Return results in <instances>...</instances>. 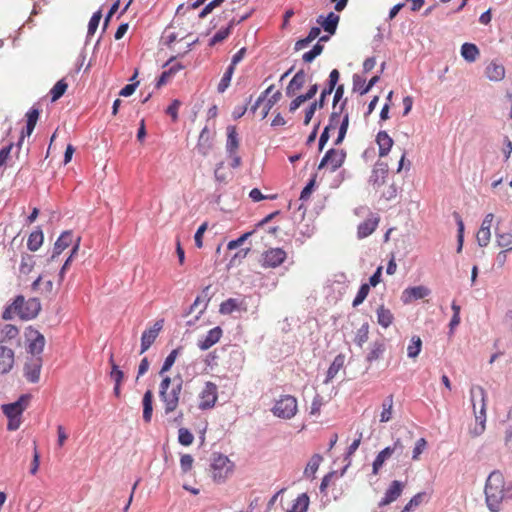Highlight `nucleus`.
I'll use <instances>...</instances> for the list:
<instances>
[{
	"label": "nucleus",
	"instance_id": "412c9836",
	"mask_svg": "<svg viewBox=\"0 0 512 512\" xmlns=\"http://www.w3.org/2000/svg\"><path fill=\"white\" fill-rule=\"evenodd\" d=\"M74 242L73 233L71 231H64L54 244L52 259L60 255L66 248Z\"/></svg>",
	"mask_w": 512,
	"mask_h": 512
},
{
	"label": "nucleus",
	"instance_id": "603ef678",
	"mask_svg": "<svg viewBox=\"0 0 512 512\" xmlns=\"http://www.w3.org/2000/svg\"><path fill=\"white\" fill-rule=\"evenodd\" d=\"M238 309V302L234 298H229L220 304L219 311L221 314H231Z\"/></svg>",
	"mask_w": 512,
	"mask_h": 512
},
{
	"label": "nucleus",
	"instance_id": "37998d69",
	"mask_svg": "<svg viewBox=\"0 0 512 512\" xmlns=\"http://www.w3.org/2000/svg\"><path fill=\"white\" fill-rule=\"evenodd\" d=\"M323 458L319 454H314L310 460L308 461L306 468L304 470V474L307 477L313 476L316 471L318 470L320 463L322 462Z\"/></svg>",
	"mask_w": 512,
	"mask_h": 512
},
{
	"label": "nucleus",
	"instance_id": "f8f14e48",
	"mask_svg": "<svg viewBox=\"0 0 512 512\" xmlns=\"http://www.w3.org/2000/svg\"><path fill=\"white\" fill-rule=\"evenodd\" d=\"M287 253L282 248H270L262 255V266L276 268L285 262Z\"/></svg>",
	"mask_w": 512,
	"mask_h": 512
},
{
	"label": "nucleus",
	"instance_id": "f704fd0d",
	"mask_svg": "<svg viewBox=\"0 0 512 512\" xmlns=\"http://www.w3.org/2000/svg\"><path fill=\"white\" fill-rule=\"evenodd\" d=\"M480 51L475 44L464 43L461 46V56L468 62H474L479 57Z\"/></svg>",
	"mask_w": 512,
	"mask_h": 512
},
{
	"label": "nucleus",
	"instance_id": "5fc2aeb1",
	"mask_svg": "<svg viewBox=\"0 0 512 512\" xmlns=\"http://www.w3.org/2000/svg\"><path fill=\"white\" fill-rule=\"evenodd\" d=\"M178 441L183 446H190L194 441V436L187 428H180L178 431Z\"/></svg>",
	"mask_w": 512,
	"mask_h": 512
},
{
	"label": "nucleus",
	"instance_id": "4c0bfd02",
	"mask_svg": "<svg viewBox=\"0 0 512 512\" xmlns=\"http://www.w3.org/2000/svg\"><path fill=\"white\" fill-rule=\"evenodd\" d=\"M429 500V495L426 492H419L414 495L410 501L404 506L402 512H410L414 508L421 505L423 502H427Z\"/></svg>",
	"mask_w": 512,
	"mask_h": 512
},
{
	"label": "nucleus",
	"instance_id": "a211bd4d",
	"mask_svg": "<svg viewBox=\"0 0 512 512\" xmlns=\"http://www.w3.org/2000/svg\"><path fill=\"white\" fill-rule=\"evenodd\" d=\"M42 367L41 358L32 359L26 363L24 367V375L26 379L31 383H36L40 379V372Z\"/></svg>",
	"mask_w": 512,
	"mask_h": 512
},
{
	"label": "nucleus",
	"instance_id": "c756f323",
	"mask_svg": "<svg viewBox=\"0 0 512 512\" xmlns=\"http://www.w3.org/2000/svg\"><path fill=\"white\" fill-rule=\"evenodd\" d=\"M248 16H243L239 21H236L235 19H231L228 26L226 28L220 29L217 31L214 36L210 39V46H213L217 43H220L224 41L231 33V28L235 25L240 23L242 20H245Z\"/></svg>",
	"mask_w": 512,
	"mask_h": 512
},
{
	"label": "nucleus",
	"instance_id": "338daca9",
	"mask_svg": "<svg viewBox=\"0 0 512 512\" xmlns=\"http://www.w3.org/2000/svg\"><path fill=\"white\" fill-rule=\"evenodd\" d=\"M181 105L179 100H174L166 109V113L171 116L173 121H176L178 118V110Z\"/></svg>",
	"mask_w": 512,
	"mask_h": 512
},
{
	"label": "nucleus",
	"instance_id": "79ce46f5",
	"mask_svg": "<svg viewBox=\"0 0 512 512\" xmlns=\"http://www.w3.org/2000/svg\"><path fill=\"white\" fill-rule=\"evenodd\" d=\"M385 351V345L382 342H374L367 354L366 360L370 363L378 360Z\"/></svg>",
	"mask_w": 512,
	"mask_h": 512
},
{
	"label": "nucleus",
	"instance_id": "c85d7f7f",
	"mask_svg": "<svg viewBox=\"0 0 512 512\" xmlns=\"http://www.w3.org/2000/svg\"><path fill=\"white\" fill-rule=\"evenodd\" d=\"M379 223L378 218H369L363 221L358 226L357 235L358 238L362 239L371 235L377 228Z\"/></svg>",
	"mask_w": 512,
	"mask_h": 512
},
{
	"label": "nucleus",
	"instance_id": "bf43d9fd",
	"mask_svg": "<svg viewBox=\"0 0 512 512\" xmlns=\"http://www.w3.org/2000/svg\"><path fill=\"white\" fill-rule=\"evenodd\" d=\"M479 246L486 247L491 239V230L480 228L476 235Z\"/></svg>",
	"mask_w": 512,
	"mask_h": 512
},
{
	"label": "nucleus",
	"instance_id": "f257e3e1",
	"mask_svg": "<svg viewBox=\"0 0 512 512\" xmlns=\"http://www.w3.org/2000/svg\"><path fill=\"white\" fill-rule=\"evenodd\" d=\"M486 503L490 511L498 512L502 501L506 499V485L503 474L495 470L491 472L485 484Z\"/></svg>",
	"mask_w": 512,
	"mask_h": 512
},
{
	"label": "nucleus",
	"instance_id": "dca6fc26",
	"mask_svg": "<svg viewBox=\"0 0 512 512\" xmlns=\"http://www.w3.org/2000/svg\"><path fill=\"white\" fill-rule=\"evenodd\" d=\"M340 78V73L337 69H333L329 74L327 86L322 90L319 100L314 101L319 108L325 105L326 97L329 96L335 89Z\"/></svg>",
	"mask_w": 512,
	"mask_h": 512
},
{
	"label": "nucleus",
	"instance_id": "aec40b11",
	"mask_svg": "<svg viewBox=\"0 0 512 512\" xmlns=\"http://www.w3.org/2000/svg\"><path fill=\"white\" fill-rule=\"evenodd\" d=\"M403 488L404 485L400 481H392L379 505L385 506L395 501L401 495Z\"/></svg>",
	"mask_w": 512,
	"mask_h": 512
},
{
	"label": "nucleus",
	"instance_id": "6e6552de",
	"mask_svg": "<svg viewBox=\"0 0 512 512\" xmlns=\"http://www.w3.org/2000/svg\"><path fill=\"white\" fill-rule=\"evenodd\" d=\"M347 100H344L341 105L339 106V110H334L329 118V123L327 126H332L331 131H334L335 129L339 128L338 131V137L335 140V145H339L343 139L345 138V135L347 133L348 125H349V115L346 113L341 120V113L344 110V107L346 105Z\"/></svg>",
	"mask_w": 512,
	"mask_h": 512
},
{
	"label": "nucleus",
	"instance_id": "680f3d73",
	"mask_svg": "<svg viewBox=\"0 0 512 512\" xmlns=\"http://www.w3.org/2000/svg\"><path fill=\"white\" fill-rule=\"evenodd\" d=\"M80 247V238L78 237L76 239V242L75 244L73 245V248L71 250V254L70 256L68 257V259L65 261L64 265L62 266L61 270H60V273H59V276H60V279H63V276H64V273L65 271L68 269L69 265H70V262L72 260V258L74 257V255L77 253L78 249Z\"/></svg>",
	"mask_w": 512,
	"mask_h": 512
},
{
	"label": "nucleus",
	"instance_id": "49530a36",
	"mask_svg": "<svg viewBox=\"0 0 512 512\" xmlns=\"http://www.w3.org/2000/svg\"><path fill=\"white\" fill-rule=\"evenodd\" d=\"M496 242L500 248L506 251H512V234L508 232L498 233L496 235Z\"/></svg>",
	"mask_w": 512,
	"mask_h": 512
},
{
	"label": "nucleus",
	"instance_id": "13d9d810",
	"mask_svg": "<svg viewBox=\"0 0 512 512\" xmlns=\"http://www.w3.org/2000/svg\"><path fill=\"white\" fill-rule=\"evenodd\" d=\"M2 333L4 335V338L0 341L2 344L6 339L12 340L15 339L19 335V330L16 326L12 324H6L3 329Z\"/></svg>",
	"mask_w": 512,
	"mask_h": 512
},
{
	"label": "nucleus",
	"instance_id": "052dcab7",
	"mask_svg": "<svg viewBox=\"0 0 512 512\" xmlns=\"http://www.w3.org/2000/svg\"><path fill=\"white\" fill-rule=\"evenodd\" d=\"M427 447V441L425 438H419L417 441H416V444H415V447L413 449V453H412V459L414 461H417L419 460L420 458V455L424 452V450L426 449Z\"/></svg>",
	"mask_w": 512,
	"mask_h": 512
},
{
	"label": "nucleus",
	"instance_id": "1a4fd4ad",
	"mask_svg": "<svg viewBox=\"0 0 512 512\" xmlns=\"http://www.w3.org/2000/svg\"><path fill=\"white\" fill-rule=\"evenodd\" d=\"M274 89V85H270L256 100L255 104L251 107L252 112H255L261 103L264 102L262 111H261V119H265L272 107L281 99L282 93L277 90L275 91L268 99L267 96Z\"/></svg>",
	"mask_w": 512,
	"mask_h": 512
},
{
	"label": "nucleus",
	"instance_id": "9b49d317",
	"mask_svg": "<svg viewBox=\"0 0 512 512\" xmlns=\"http://www.w3.org/2000/svg\"><path fill=\"white\" fill-rule=\"evenodd\" d=\"M218 399V387L215 383L208 381L199 393L198 407L201 410L211 409Z\"/></svg>",
	"mask_w": 512,
	"mask_h": 512
},
{
	"label": "nucleus",
	"instance_id": "b1692460",
	"mask_svg": "<svg viewBox=\"0 0 512 512\" xmlns=\"http://www.w3.org/2000/svg\"><path fill=\"white\" fill-rule=\"evenodd\" d=\"M485 74L489 80L498 82L504 79L505 68L502 64L492 61L486 66Z\"/></svg>",
	"mask_w": 512,
	"mask_h": 512
},
{
	"label": "nucleus",
	"instance_id": "3c124183",
	"mask_svg": "<svg viewBox=\"0 0 512 512\" xmlns=\"http://www.w3.org/2000/svg\"><path fill=\"white\" fill-rule=\"evenodd\" d=\"M179 352H180V348H176V349H173L169 353V355L166 357V359H165V361H164V363L162 365V368L160 370V374L161 375L171 369V367L173 366V364L176 361V358H177Z\"/></svg>",
	"mask_w": 512,
	"mask_h": 512
},
{
	"label": "nucleus",
	"instance_id": "20e7f679",
	"mask_svg": "<svg viewBox=\"0 0 512 512\" xmlns=\"http://www.w3.org/2000/svg\"><path fill=\"white\" fill-rule=\"evenodd\" d=\"M181 390V384H177L171 387V378L169 376H165L162 379L159 386V397L163 403L165 415H169L177 409L179 405Z\"/></svg>",
	"mask_w": 512,
	"mask_h": 512
},
{
	"label": "nucleus",
	"instance_id": "2f4dec72",
	"mask_svg": "<svg viewBox=\"0 0 512 512\" xmlns=\"http://www.w3.org/2000/svg\"><path fill=\"white\" fill-rule=\"evenodd\" d=\"M143 404V420L145 423H150L153 415V393L147 390L142 399Z\"/></svg>",
	"mask_w": 512,
	"mask_h": 512
},
{
	"label": "nucleus",
	"instance_id": "0eeeda50",
	"mask_svg": "<svg viewBox=\"0 0 512 512\" xmlns=\"http://www.w3.org/2000/svg\"><path fill=\"white\" fill-rule=\"evenodd\" d=\"M234 467V463L226 455L215 453L210 464L211 477L215 482L222 483L232 475Z\"/></svg>",
	"mask_w": 512,
	"mask_h": 512
},
{
	"label": "nucleus",
	"instance_id": "4be33fe9",
	"mask_svg": "<svg viewBox=\"0 0 512 512\" xmlns=\"http://www.w3.org/2000/svg\"><path fill=\"white\" fill-rule=\"evenodd\" d=\"M376 143L379 149V157H385L389 154L394 141L386 131H379L376 135Z\"/></svg>",
	"mask_w": 512,
	"mask_h": 512
},
{
	"label": "nucleus",
	"instance_id": "69168bd1",
	"mask_svg": "<svg viewBox=\"0 0 512 512\" xmlns=\"http://www.w3.org/2000/svg\"><path fill=\"white\" fill-rule=\"evenodd\" d=\"M315 183H316V176H314L308 182V184L303 188V190L301 191V194H300V200L307 201L310 198L312 191L314 189Z\"/></svg>",
	"mask_w": 512,
	"mask_h": 512
},
{
	"label": "nucleus",
	"instance_id": "8fccbe9b",
	"mask_svg": "<svg viewBox=\"0 0 512 512\" xmlns=\"http://www.w3.org/2000/svg\"><path fill=\"white\" fill-rule=\"evenodd\" d=\"M369 291H370V285L367 283L362 284L357 292L356 297L354 298V300L352 302V306L357 307L360 304H362L364 302V300L366 299V297L368 296Z\"/></svg>",
	"mask_w": 512,
	"mask_h": 512
},
{
	"label": "nucleus",
	"instance_id": "423d86ee",
	"mask_svg": "<svg viewBox=\"0 0 512 512\" xmlns=\"http://www.w3.org/2000/svg\"><path fill=\"white\" fill-rule=\"evenodd\" d=\"M272 414L282 420H290L298 413V400L290 394L280 395L271 408Z\"/></svg>",
	"mask_w": 512,
	"mask_h": 512
},
{
	"label": "nucleus",
	"instance_id": "6e6d98bb",
	"mask_svg": "<svg viewBox=\"0 0 512 512\" xmlns=\"http://www.w3.org/2000/svg\"><path fill=\"white\" fill-rule=\"evenodd\" d=\"M34 264H35V262L31 255L26 254V255L22 256L21 264H20V268H19L20 273L29 274L34 267Z\"/></svg>",
	"mask_w": 512,
	"mask_h": 512
},
{
	"label": "nucleus",
	"instance_id": "f03ea898",
	"mask_svg": "<svg viewBox=\"0 0 512 512\" xmlns=\"http://www.w3.org/2000/svg\"><path fill=\"white\" fill-rule=\"evenodd\" d=\"M470 394L476 420V425L470 430V434L477 437L485 431L487 395L484 388L478 385L471 388Z\"/></svg>",
	"mask_w": 512,
	"mask_h": 512
},
{
	"label": "nucleus",
	"instance_id": "9d476101",
	"mask_svg": "<svg viewBox=\"0 0 512 512\" xmlns=\"http://www.w3.org/2000/svg\"><path fill=\"white\" fill-rule=\"evenodd\" d=\"M346 152L343 149H329L321 159L318 169L327 168L330 172L338 170L345 162Z\"/></svg>",
	"mask_w": 512,
	"mask_h": 512
},
{
	"label": "nucleus",
	"instance_id": "cd10ccee",
	"mask_svg": "<svg viewBox=\"0 0 512 512\" xmlns=\"http://www.w3.org/2000/svg\"><path fill=\"white\" fill-rule=\"evenodd\" d=\"M305 84V73L303 70L298 71L291 79L286 88L287 96L295 95Z\"/></svg>",
	"mask_w": 512,
	"mask_h": 512
},
{
	"label": "nucleus",
	"instance_id": "ddd939ff",
	"mask_svg": "<svg viewBox=\"0 0 512 512\" xmlns=\"http://www.w3.org/2000/svg\"><path fill=\"white\" fill-rule=\"evenodd\" d=\"M388 174V164L380 161L376 162L370 177V182L375 190L380 191L386 184Z\"/></svg>",
	"mask_w": 512,
	"mask_h": 512
},
{
	"label": "nucleus",
	"instance_id": "f3484780",
	"mask_svg": "<svg viewBox=\"0 0 512 512\" xmlns=\"http://www.w3.org/2000/svg\"><path fill=\"white\" fill-rule=\"evenodd\" d=\"M28 351L33 355L41 354L45 346L44 336L37 330H30L28 333Z\"/></svg>",
	"mask_w": 512,
	"mask_h": 512
},
{
	"label": "nucleus",
	"instance_id": "7ed1b4c3",
	"mask_svg": "<svg viewBox=\"0 0 512 512\" xmlns=\"http://www.w3.org/2000/svg\"><path fill=\"white\" fill-rule=\"evenodd\" d=\"M40 311V303L36 299L25 300L22 295H18L13 303L6 307L2 314L4 320H11L14 316L21 319H32Z\"/></svg>",
	"mask_w": 512,
	"mask_h": 512
},
{
	"label": "nucleus",
	"instance_id": "4468645a",
	"mask_svg": "<svg viewBox=\"0 0 512 512\" xmlns=\"http://www.w3.org/2000/svg\"><path fill=\"white\" fill-rule=\"evenodd\" d=\"M163 323H164L163 320H158L154 323V325L152 327H150L149 329H146L142 333L141 351H140L141 354L146 352L151 347V345L154 343V341L156 340V338L159 335V332L163 328Z\"/></svg>",
	"mask_w": 512,
	"mask_h": 512
},
{
	"label": "nucleus",
	"instance_id": "2eb2a0df",
	"mask_svg": "<svg viewBox=\"0 0 512 512\" xmlns=\"http://www.w3.org/2000/svg\"><path fill=\"white\" fill-rule=\"evenodd\" d=\"M15 364V352L13 349L0 344V375L8 374Z\"/></svg>",
	"mask_w": 512,
	"mask_h": 512
},
{
	"label": "nucleus",
	"instance_id": "e433bc0d",
	"mask_svg": "<svg viewBox=\"0 0 512 512\" xmlns=\"http://www.w3.org/2000/svg\"><path fill=\"white\" fill-rule=\"evenodd\" d=\"M345 357L341 354L337 355L330 367L328 368L325 383L330 382L344 365Z\"/></svg>",
	"mask_w": 512,
	"mask_h": 512
},
{
	"label": "nucleus",
	"instance_id": "0e129e2a",
	"mask_svg": "<svg viewBox=\"0 0 512 512\" xmlns=\"http://www.w3.org/2000/svg\"><path fill=\"white\" fill-rule=\"evenodd\" d=\"M101 16H102L101 12L97 11L90 18L89 23H88V34L89 35H93L95 33V31L97 30L99 22L101 20Z\"/></svg>",
	"mask_w": 512,
	"mask_h": 512
},
{
	"label": "nucleus",
	"instance_id": "774afa93",
	"mask_svg": "<svg viewBox=\"0 0 512 512\" xmlns=\"http://www.w3.org/2000/svg\"><path fill=\"white\" fill-rule=\"evenodd\" d=\"M365 82H366L365 78H363L362 76H360L358 74H355L353 76V90L358 91L360 93V95H363L362 90L367 85Z\"/></svg>",
	"mask_w": 512,
	"mask_h": 512
},
{
	"label": "nucleus",
	"instance_id": "5701e85b",
	"mask_svg": "<svg viewBox=\"0 0 512 512\" xmlns=\"http://www.w3.org/2000/svg\"><path fill=\"white\" fill-rule=\"evenodd\" d=\"M429 294V290L424 286H415L407 288L402 293V300L404 303H409L412 300L423 299Z\"/></svg>",
	"mask_w": 512,
	"mask_h": 512
},
{
	"label": "nucleus",
	"instance_id": "ea45409f",
	"mask_svg": "<svg viewBox=\"0 0 512 512\" xmlns=\"http://www.w3.org/2000/svg\"><path fill=\"white\" fill-rule=\"evenodd\" d=\"M393 396L389 395L382 402V412L380 415V422L386 423L392 419Z\"/></svg>",
	"mask_w": 512,
	"mask_h": 512
},
{
	"label": "nucleus",
	"instance_id": "4d7b16f0",
	"mask_svg": "<svg viewBox=\"0 0 512 512\" xmlns=\"http://www.w3.org/2000/svg\"><path fill=\"white\" fill-rule=\"evenodd\" d=\"M323 48V45L317 43L310 51L303 54V61L307 63L312 62L317 56H319L322 53Z\"/></svg>",
	"mask_w": 512,
	"mask_h": 512
},
{
	"label": "nucleus",
	"instance_id": "a18cd8bd",
	"mask_svg": "<svg viewBox=\"0 0 512 512\" xmlns=\"http://www.w3.org/2000/svg\"><path fill=\"white\" fill-rule=\"evenodd\" d=\"M68 88V84L64 79L59 80L50 90L51 100L53 102L61 98Z\"/></svg>",
	"mask_w": 512,
	"mask_h": 512
},
{
	"label": "nucleus",
	"instance_id": "e2e57ef3",
	"mask_svg": "<svg viewBox=\"0 0 512 512\" xmlns=\"http://www.w3.org/2000/svg\"><path fill=\"white\" fill-rule=\"evenodd\" d=\"M194 459L190 454H184L180 458V467L183 473L189 472L193 467Z\"/></svg>",
	"mask_w": 512,
	"mask_h": 512
},
{
	"label": "nucleus",
	"instance_id": "72a5a7b5",
	"mask_svg": "<svg viewBox=\"0 0 512 512\" xmlns=\"http://www.w3.org/2000/svg\"><path fill=\"white\" fill-rule=\"evenodd\" d=\"M211 148L212 144L209 141V132L208 129L205 127L200 133L197 143V150L201 155L206 156L208 155Z\"/></svg>",
	"mask_w": 512,
	"mask_h": 512
},
{
	"label": "nucleus",
	"instance_id": "58836bf2",
	"mask_svg": "<svg viewBox=\"0 0 512 512\" xmlns=\"http://www.w3.org/2000/svg\"><path fill=\"white\" fill-rule=\"evenodd\" d=\"M39 115H40V110L36 107H32L26 113V118H27L26 135L27 136H30L31 133L33 132V130L37 124Z\"/></svg>",
	"mask_w": 512,
	"mask_h": 512
},
{
	"label": "nucleus",
	"instance_id": "09e8293b",
	"mask_svg": "<svg viewBox=\"0 0 512 512\" xmlns=\"http://www.w3.org/2000/svg\"><path fill=\"white\" fill-rule=\"evenodd\" d=\"M234 71L235 69H233V67L228 66L218 84L217 90L219 93H223L229 87Z\"/></svg>",
	"mask_w": 512,
	"mask_h": 512
},
{
	"label": "nucleus",
	"instance_id": "bb28decb",
	"mask_svg": "<svg viewBox=\"0 0 512 512\" xmlns=\"http://www.w3.org/2000/svg\"><path fill=\"white\" fill-rule=\"evenodd\" d=\"M239 137L237 133L236 126L230 125L227 127V141H226V151L228 154H233L237 152L239 148Z\"/></svg>",
	"mask_w": 512,
	"mask_h": 512
},
{
	"label": "nucleus",
	"instance_id": "39448f33",
	"mask_svg": "<svg viewBox=\"0 0 512 512\" xmlns=\"http://www.w3.org/2000/svg\"><path fill=\"white\" fill-rule=\"evenodd\" d=\"M29 401V395H22L17 401L2 406L3 413L8 418L7 429L9 431H15L20 427L22 413L28 407Z\"/></svg>",
	"mask_w": 512,
	"mask_h": 512
},
{
	"label": "nucleus",
	"instance_id": "a878e982",
	"mask_svg": "<svg viewBox=\"0 0 512 512\" xmlns=\"http://www.w3.org/2000/svg\"><path fill=\"white\" fill-rule=\"evenodd\" d=\"M377 323L384 329L388 328L392 325L394 321V315L392 311L385 307L384 305H380L376 310Z\"/></svg>",
	"mask_w": 512,
	"mask_h": 512
},
{
	"label": "nucleus",
	"instance_id": "de8ad7c7",
	"mask_svg": "<svg viewBox=\"0 0 512 512\" xmlns=\"http://www.w3.org/2000/svg\"><path fill=\"white\" fill-rule=\"evenodd\" d=\"M369 328V324L366 322L357 330L354 341L359 347H362L368 341Z\"/></svg>",
	"mask_w": 512,
	"mask_h": 512
},
{
	"label": "nucleus",
	"instance_id": "c03bdc74",
	"mask_svg": "<svg viewBox=\"0 0 512 512\" xmlns=\"http://www.w3.org/2000/svg\"><path fill=\"white\" fill-rule=\"evenodd\" d=\"M324 405H325L324 398L321 395L316 394L311 402L309 415L311 417L318 418L321 414V409Z\"/></svg>",
	"mask_w": 512,
	"mask_h": 512
},
{
	"label": "nucleus",
	"instance_id": "c9c22d12",
	"mask_svg": "<svg viewBox=\"0 0 512 512\" xmlns=\"http://www.w3.org/2000/svg\"><path fill=\"white\" fill-rule=\"evenodd\" d=\"M44 235L43 232L38 229L33 231L27 240V247L30 251H37L43 244Z\"/></svg>",
	"mask_w": 512,
	"mask_h": 512
},
{
	"label": "nucleus",
	"instance_id": "7c9ffc66",
	"mask_svg": "<svg viewBox=\"0 0 512 512\" xmlns=\"http://www.w3.org/2000/svg\"><path fill=\"white\" fill-rule=\"evenodd\" d=\"M309 503V496L306 493H301L293 500L286 512H307Z\"/></svg>",
	"mask_w": 512,
	"mask_h": 512
},
{
	"label": "nucleus",
	"instance_id": "473e14b6",
	"mask_svg": "<svg viewBox=\"0 0 512 512\" xmlns=\"http://www.w3.org/2000/svg\"><path fill=\"white\" fill-rule=\"evenodd\" d=\"M393 452L391 451L390 447H386L384 448L383 450H381L375 460L373 461V464H372V473L374 475H377L380 471V469L382 468V466L384 465V463L392 457Z\"/></svg>",
	"mask_w": 512,
	"mask_h": 512
},
{
	"label": "nucleus",
	"instance_id": "393cba45",
	"mask_svg": "<svg viewBox=\"0 0 512 512\" xmlns=\"http://www.w3.org/2000/svg\"><path fill=\"white\" fill-rule=\"evenodd\" d=\"M339 20V15L335 14L334 12H330L327 17L319 16L317 22L321 25L324 31L328 32L329 34H334L337 29Z\"/></svg>",
	"mask_w": 512,
	"mask_h": 512
},
{
	"label": "nucleus",
	"instance_id": "6ab92c4d",
	"mask_svg": "<svg viewBox=\"0 0 512 512\" xmlns=\"http://www.w3.org/2000/svg\"><path fill=\"white\" fill-rule=\"evenodd\" d=\"M222 334L223 331L220 327H214L208 331L207 335L202 340L198 341L197 345L201 350H208L220 341Z\"/></svg>",
	"mask_w": 512,
	"mask_h": 512
},
{
	"label": "nucleus",
	"instance_id": "a19ab883",
	"mask_svg": "<svg viewBox=\"0 0 512 512\" xmlns=\"http://www.w3.org/2000/svg\"><path fill=\"white\" fill-rule=\"evenodd\" d=\"M421 348H422L421 338L417 335L412 336L410 339V343L407 347L408 357L413 358V359L416 358L420 354Z\"/></svg>",
	"mask_w": 512,
	"mask_h": 512
},
{
	"label": "nucleus",
	"instance_id": "864d4df0",
	"mask_svg": "<svg viewBox=\"0 0 512 512\" xmlns=\"http://www.w3.org/2000/svg\"><path fill=\"white\" fill-rule=\"evenodd\" d=\"M110 363L112 368L110 372L111 379L115 382V384H121L124 379V373L122 370H120L118 365L114 363L113 355L110 357Z\"/></svg>",
	"mask_w": 512,
	"mask_h": 512
}]
</instances>
